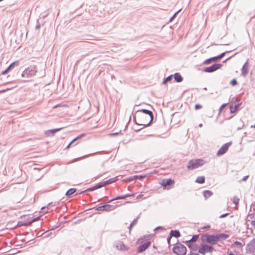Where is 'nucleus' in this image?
I'll return each instance as SVG.
<instances>
[{"label":"nucleus","instance_id":"nucleus-1","mask_svg":"<svg viewBox=\"0 0 255 255\" xmlns=\"http://www.w3.org/2000/svg\"><path fill=\"white\" fill-rule=\"evenodd\" d=\"M153 114L151 111L147 109L137 110L134 117V121L137 125L149 126L153 120Z\"/></svg>","mask_w":255,"mask_h":255},{"label":"nucleus","instance_id":"nucleus-2","mask_svg":"<svg viewBox=\"0 0 255 255\" xmlns=\"http://www.w3.org/2000/svg\"><path fill=\"white\" fill-rule=\"evenodd\" d=\"M206 241L207 243L211 245H215L217 242L222 240H225L229 237V235L224 233L216 235H206Z\"/></svg>","mask_w":255,"mask_h":255},{"label":"nucleus","instance_id":"nucleus-3","mask_svg":"<svg viewBox=\"0 0 255 255\" xmlns=\"http://www.w3.org/2000/svg\"><path fill=\"white\" fill-rule=\"evenodd\" d=\"M37 68L34 65H31L26 68L21 74V76L24 78H29L33 77L37 73Z\"/></svg>","mask_w":255,"mask_h":255},{"label":"nucleus","instance_id":"nucleus-4","mask_svg":"<svg viewBox=\"0 0 255 255\" xmlns=\"http://www.w3.org/2000/svg\"><path fill=\"white\" fill-rule=\"evenodd\" d=\"M204 164V160L201 159H191L187 166L189 170H193L199 168Z\"/></svg>","mask_w":255,"mask_h":255},{"label":"nucleus","instance_id":"nucleus-5","mask_svg":"<svg viewBox=\"0 0 255 255\" xmlns=\"http://www.w3.org/2000/svg\"><path fill=\"white\" fill-rule=\"evenodd\" d=\"M172 251L177 255H185L187 250L184 245L178 243L173 247Z\"/></svg>","mask_w":255,"mask_h":255},{"label":"nucleus","instance_id":"nucleus-6","mask_svg":"<svg viewBox=\"0 0 255 255\" xmlns=\"http://www.w3.org/2000/svg\"><path fill=\"white\" fill-rule=\"evenodd\" d=\"M232 144V142L230 141L223 144L217 151V155L220 156L225 154L228 151L229 147Z\"/></svg>","mask_w":255,"mask_h":255},{"label":"nucleus","instance_id":"nucleus-7","mask_svg":"<svg viewBox=\"0 0 255 255\" xmlns=\"http://www.w3.org/2000/svg\"><path fill=\"white\" fill-rule=\"evenodd\" d=\"M222 65L219 63H215L209 67H207L204 68L203 71L207 73L213 72L222 67Z\"/></svg>","mask_w":255,"mask_h":255},{"label":"nucleus","instance_id":"nucleus-8","mask_svg":"<svg viewBox=\"0 0 255 255\" xmlns=\"http://www.w3.org/2000/svg\"><path fill=\"white\" fill-rule=\"evenodd\" d=\"M104 186H105V184L104 181V182H99V183H97L95 186H93L92 187L89 188L85 190L84 191L80 192L79 193V194H83L84 193H85V192H87L93 191H94V190H95L96 189L101 188H102L103 187H104Z\"/></svg>","mask_w":255,"mask_h":255},{"label":"nucleus","instance_id":"nucleus-9","mask_svg":"<svg viewBox=\"0 0 255 255\" xmlns=\"http://www.w3.org/2000/svg\"><path fill=\"white\" fill-rule=\"evenodd\" d=\"M114 246L118 250L120 251H127L128 250V248L121 241L115 242Z\"/></svg>","mask_w":255,"mask_h":255},{"label":"nucleus","instance_id":"nucleus-10","mask_svg":"<svg viewBox=\"0 0 255 255\" xmlns=\"http://www.w3.org/2000/svg\"><path fill=\"white\" fill-rule=\"evenodd\" d=\"M174 183V181L173 180L168 178V179H162L160 184L163 187L164 189H169V186L172 185Z\"/></svg>","mask_w":255,"mask_h":255},{"label":"nucleus","instance_id":"nucleus-11","mask_svg":"<svg viewBox=\"0 0 255 255\" xmlns=\"http://www.w3.org/2000/svg\"><path fill=\"white\" fill-rule=\"evenodd\" d=\"M38 219H39V217H37V218H35L32 219H28L26 220V221H19L17 223L16 227H20L21 226H29V225H31L32 223L37 221Z\"/></svg>","mask_w":255,"mask_h":255},{"label":"nucleus","instance_id":"nucleus-12","mask_svg":"<svg viewBox=\"0 0 255 255\" xmlns=\"http://www.w3.org/2000/svg\"><path fill=\"white\" fill-rule=\"evenodd\" d=\"M247 253H255V238L251 240L246 247Z\"/></svg>","mask_w":255,"mask_h":255},{"label":"nucleus","instance_id":"nucleus-13","mask_svg":"<svg viewBox=\"0 0 255 255\" xmlns=\"http://www.w3.org/2000/svg\"><path fill=\"white\" fill-rule=\"evenodd\" d=\"M112 205L110 204H105L99 207H95V210L96 211H108L110 210L111 207H112Z\"/></svg>","mask_w":255,"mask_h":255},{"label":"nucleus","instance_id":"nucleus-14","mask_svg":"<svg viewBox=\"0 0 255 255\" xmlns=\"http://www.w3.org/2000/svg\"><path fill=\"white\" fill-rule=\"evenodd\" d=\"M150 244V242H147L139 246L137 249V253H140L143 252L148 248Z\"/></svg>","mask_w":255,"mask_h":255},{"label":"nucleus","instance_id":"nucleus-15","mask_svg":"<svg viewBox=\"0 0 255 255\" xmlns=\"http://www.w3.org/2000/svg\"><path fill=\"white\" fill-rule=\"evenodd\" d=\"M62 128H61L49 129V130H47L45 131V134L48 136H50L51 135H53L55 133H56L57 131H60Z\"/></svg>","mask_w":255,"mask_h":255},{"label":"nucleus","instance_id":"nucleus-16","mask_svg":"<svg viewBox=\"0 0 255 255\" xmlns=\"http://www.w3.org/2000/svg\"><path fill=\"white\" fill-rule=\"evenodd\" d=\"M248 61L243 65L242 68V69H241V75L244 76V77H245L248 72H249V70H248Z\"/></svg>","mask_w":255,"mask_h":255},{"label":"nucleus","instance_id":"nucleus-17","mask_svg":"<svg viewBox=\"0 0 255 255\" xmlns=\"http://www.w3.org/2000/svg\"><path fill=\"white\" fill-rule=\"evenodd\" d=\"M198 252L200 254L204 255L205 253H208L207 245L202 244L201 247L198 249Z\"/></svg>","mask_w":255,"mask_h":255},{"label":"nucleus","instance_id":"nucleus-18","mask_svg":"<svg viewBox=\"0 0 255 255\" xmlns=\"http://www.w3.org/2000/svg\"><path fill=\"white\" fill-rule=\"evenodd\" d=\"M173 76L175 81L177 83L181 82L183 81V78L179 73H175Z\"/></svg>","mask_w":255,"mask_h":255},{"label":"nucleus","instance_id":"nucleus-19","mask_svg":"<svg viewBox=\"0 0 255 255\" xmlns=\"http://www.w3.org/2000/svg\"><path fill=\"white\" fill-rule=\"evenodd\" d=\"M181 234L179 230H171L170 232V236L174 237L175 238H179L180 237Z\"/></svg>","mask_w":255,"mask_h":255},{"label":"nucleus","instance_id":"nucleus-20","mask_svg":"<svg viewBox=\"0 0 255 255\" xmlns=\"http://www.w3.org/2000/svg\"><path fill=\"white\" fill-rule=\"evenodd\" d=\"M19 65V61H15L12 63H11L7 67V70H8L9 72L13 69L15 66H17Z\"/></svg>","mask_w":255,"mask_h":255},{"label":"nucleus","instance_id":"nucleus-21","mask_svg":"<svg viewBox=\"0 0 255 255\" xmlns=\"http://www.w3.org/2000/svg\"><path fill=\"white\" fill-rule=\"evenodd\" d=\"M198 238H199V235H193L190 240L187 241L186 242V244L193 243L196 242L197 241V240L198 239Z\"/></svg>","mask_w":255,"mask_h":255},{"label":"nucleus","instance_id":"nucleus-22","mask_svg":"<svg viewBox=\"0 0 255 255\" xmlns=\"http://www.w3.org/2000/svg\"><path fill=\"white\" fill-rule=\"evenodd\" d=\"M77 191V189L76 188H70L69 190L67 191V192L65 193V195L67 197H69L71 195L73 194L74 193H75Z\"/></svg>","mask_w":255,"mask_h":255},{"label":"nucleus","instance_id":"nucleus-23","mask_svg":"<svg viewBox=\"0 0 255 255\" xmlns=\"http://www.w3.org/2000/svg\"><path fill=\"white\" fill-rule=\"evenodd\" d=\"M205 178L204 176H198L196 178L195 182L196 183H199V184H203L205 183Z\"/></svg>","mask_w":255,"mask_h":255},{"label":"nucleus","instance_id":"nucleus-24","mask_svg":"<svg viewBox=\"0 0 255 255\" xmlns=\"http://www.w3.org/2000/svg\"><path fill=\"white\" fill-rule=\"evenodd\" d=\"M217 60V58H216V56L210 58L209 59H206L203 62L204 64L207 65L211 63L212 61H215Z\"/></svg>","mask_w":255,"mask_h":255},{"label":"nucleus","instance_id":"nucleus-25","mask_svg":"<svg viewBox=\"0 0 255 255\" xmlns=\"http://www.w3.org/2000/svg\"><path fill=\"white\" fill-rule=\"evenodd\" d=\"M213 195V192L210 190H205L203 192V195L205 199L210 197Z\"/></svg>","mask_w":255,"mask_h":255},{"label":"nucleus","instance_id":"nucleus-26","mask_svg":"<svg viewBox=\"0 0 255 255\" xmlns=\"http://www.w3.org/2000/svg\"><path fill=\"white\" fill-rule=\"evenodd\" d=\"M132 196H133V194H127L126 195H122V196H117V197L115 198V200H120V199H125L127 197H128Z\"/></svg>","mask_w":255,"mask_h":255},{"label":"nucleus","instance_id":"nucleus-27","mask_svg":"<svg viewBox=\"0 0 255 255\" xmlns=\"http://www.w3.org/2000/svg\"><path fill=\"white\" fill-rule=\"evenodd\" d=\"M187 246L190 248L191 250L193 251H196L198 249V246L195 244H186Z\"/></svg>","mask_w":255,"mask_h":255},{"label":"nucleus","instance_id":"nucleus-28","mask_svg":"<svg viewBox=\"0 0 255 255\" xmlns=\"http://www.w3.org/2000/svg\"><path fill=\"white\" fill-rule=\"evenodd\" d=\"M240 105H241L240 104H237L234 107H233V106H231L230 107V110L231 113H233L236 110H237V109H238V108L239 107Z\"/></svg>","mask_w":255,"mask_h":255},{"label":"nucleus","instance_id":"nucleus-29","mask_svg":"<svg viewBox=\"0 0 255 255\" xmlns=\"http://www.w3.org/2000/svg\"><path fill=\"white\" fill-rule=\"evenodd\" d=\"M103 152V151H98V152L90 153V154H89L83 156L81 157H80L79 158H77V159H76V160H79L80 159H83V158L87 157H88L89 156H91V155H95V154H99V153H100Z\"/></svg>","mask_w":255,"mask_h":255},{"label":"nucleus","instance_id":"nucleus-30","mask_svg":"<svg viewBox=\"0 0 255 255\" xmlns=\"http://www.w3.org/2000/svg\"><path fill=\"white\" fill-rule=\"evenodd\" d=\"M116 181V178H111V179H110L108 180L104 181V183H105V186H106L107 185H109L110 184L114 183Z\"/></svg>","mask_w":255,"mask_h":255},{"label":"nucleus","instance_id":"nucleus-31","mask_svg":"<svg viewBox=\"0 0 255 255\" xmlns=\"http://www.w3.org/2000/svg\"><path fill=\"white\" fill-rule=\"evenodd\" d=\"M53 233L52 232H49L48 231H47L46 232H44L42 234L43 236V238H46L50 236H51Z\"/></svg>","mask_w":255,"mask_h":255},{"label":"nucleus","instance_id":"nucleus-32","mask_svg":"<svg viewBox=\"0 0 255 255\" xmlns=\"http://www.w3.org/2000/svg\"><path fill=\"white\" fill-rule=\"evenodd\" d=\"M172 78H173V75H169L167 77H166L163 81V84H166V83H167L168 82H169L172 79Z\"/></svg>","mask_w":255,"mask_h":255},{"label":"nucleus","instance_id":"nucleus-33","mask_svg":"<svg viewBox=\"0 0 255 255\" xmlns=\"http://www.w3.org/2000/svg\"><path fill=\"white\" fill-rule=\"evenodd\" d=\"M137 179V176H130L127 178H126L124 180V181L127 182V181H131L133 180Z\"/></svg>","mask_w":255,"mask_h":255},{"label":"nucleus","instance_id":"nucleus-34","mask_svg":"<svg viewBox=\"0 0 255 255\" xmlns=\"http://www.w3.org/2000/svg\"><path fill=\"white\" fill-rule=\"evenodd\" d=\"M85 136V134L84 133H83V134H80V135L78 136L77 137H75V138H74L72 141H71V142L72 143H74V142H75L76 141L78 140V139H80V138H81L82 137H84Z\"/></svg>","mask_w":255,"mask_h":255},{"label":"nucleus","instance_id":"nucleus-35","mask_svg":"<svg viewBox=\"0 0 255 255\" xmlns=\"http://www.w3.org/2000/svg\"><path fill=\"white\" fill-rule=\"evenodd\" d=\"M239 199L237 197L235 196L233 197V202L236 205H237L239 204Z\"/></svg>","mask_w":255,"mask_h":255},{"label":"nucleus","instance_id":"nucleus-36","mask_svg":"<svg viewBox=\"0 0 255 255\" xmlns=\"http://www.w3.org/2000/svg\"><path fill=\"white\" fill-rule=\"evenodd\" d=\"M138 219H139V216L137 217L135 219H134L132 221V222L130 223V226H133L134 225H135L137 223V220Z\"/></svg>","mask_w":255,"mask_h":255},{"label":"nucleus","instance_id":"nucleus-37","mask_svg":"<svg viewBox=\"0 0 255 255\" xmlns=\"http://www.w3.org/2000/svg\"><path fill=\"white\" fill-rule=\"evenodd\" d=\"M238 84L237 80L235 79H233L230 82V84L232 86H236Z\"/></svg>","mask_w":255,"mask_h":255},{"label":"nucleus","instance_id":"nucleus-38","mask_svg":"<svg viewBox=\"0 0 255 255\" xmlns=\"http://www.w3.org/2000/svg\"><path fill=\"white\" fill-rule=\"evenodd\" d=\"M207 248L208 252H209V253L212 252L214 250V248L212 246H208L207 245Z\"/></svg>","mask_w":255,"mask_h":255},{"label":"nucleus","instance_id":"nucleus-39","mask_svg":"<svg viewBox=\"0 0 255 255\" xmlns=\"http://www.w3.org/2000/svg\"><path fill=\"white\" fill-rule=\"evenodd\" d=\"M181 10V9H179V10H178L177 11H176L173 15V16L170 18V20H169V21H172L173 20V19L176 17L177 14Z\"/></svg>","mask_w":255,"mask_h":255},{"label":"nucleus","instance_id":"nucleus-40","mask_svg":"<svg viewBox=\"0 0 255 255\" xmlns=\"http://www.w3.org/2000/svg\"><path fill=\"white\" fill-rule=\"evenodd\" d=\"M226 52H223L220 55L216 56V58H217V60L221 59L222 57H223L225 54Z\"/></svg>","mask_w":255,"mask_h":255},{"label":"nucleus","instance_id":"nucleus-41","mask_svg":"<svg viewBox=\"0 0 255 255\" xmlns=\"http://www.w3.org/2000/svg\"><path fill=\"white\" fill-rule=\"evenodd\" d=\"M227 105V104H224L220 107L219 109V113H221L222 111L225 108V106Z\"/></svg>","mask_w":255,"mask_h":255},{"label":"nucleus","instance_id":"nucleus-42","mask_svg":"<svg viewBox=\"0 0 255 255\" xmlns=\"http://www.w3.org/2000/svg\"><path fill=\"white\" fill-rule=\"evenodd\" d=\"M202 108V106L200 104H196L195 106V110H199Z\"/></svg>","mask_w":255,"mask_h":255},{"label":"nucleus","instance_id":"nucleus-43","mask_svg":"<svg viewBox=\"0 0 255 255\" xmlns=\"http://www.w3.org/2000/svg\"><path fill=\"white\" fill-rule=\"evenodd\" d=\"M135 176H137V179H141L144 178L146 177V175H135Z\"/></svg>","mask_w":255,"mask_h":255},{"label":"nucleus","instance_id":"nucleus-44","mask_svg":"<svg viewBox=\"0 0 255 255\" xmlns=\"http://www.w3.org/2000/svg\"><path fill=\"white\" fill-rule=\"evenodd\" d=\"M228 215H229V213H228L223 214L220 215V218H223L227 216Z\"/></svg>","mask_w":255,"mask_h":255},{"label":"nucleus","instance_id":"nucleus-45","mask_svg":"<svg viewBox=\"0 0 255 255\" xmlns=\"http://www.w3.org/2000/svg\"><path fill=\"white\" fill-rule=\"evenodd\" d=\"M9 71L8 70H7V69H6L5 70L3 71L2 72H1V74L2 75H5Z\"/></svg>","mask_w":255,"mask_h":255},{"label":"nucleus","instance_id":"nucleus-46","mask_svg":"<svg viewBox=\"0 0 255 255\" xmlns=\"http://www.w3.org/2000/svg\"><path fill=\"white\" fill-rule=\"evenodd\" d=\"M249 175L245 176L244 178H242V181H246L248 178H249Z\"/></svg>","mask_w":255,"mask_h":255},{"label":"nucleus","instance_id":"nucleus-47","mask_svg":"<svg viewBox=\"0 0 255 255\" xmlns=\"http://www.w3.org/2000/svg\"><path fill=\"white\" fill-rule=\"evenodd\" d=\"M241 243H240V242H238V241H236L234 242V245H236V246H240L241 245Z\"/></svg>","mask_w":255,"mask_h":255},{"label":"nucleus","instance_id":"nucleus-48","mask_svg":"<svg viewBox=\"0 0 255 255\" xmlns=\"http://www.w3.org/2000/svg\"><path fill=\"white\" fill-rule=\"evenodd\" d=\"M159 229L163 230V228L161 226H158L156 228H155L154 230L156 231V230H159Z\"/></svg>","mask_w":255,"mask_h":255},{"label":"nucleus","instance_id":"nucleus-49","mask_svg":"<svg viewBox=\"0 0 255 255\" xmlns=\"http://www.w3.org/2000/svg\"><path fill=\"white\" fill-rule=\"evenodd\" d=\"M171 239V236H169L167 238V243L169 245H170V240Z\"/></svg>","mask_w":255,"mask_h":255},{"label":"nucleus","instance_id":"nucleus-50","mask_svg":"<svg viewBox=\"0 0 255 255\" xmlns=\"http://www.w3.org/2000/svg\"><path fill=\"white\" fill-rule=\"evenodd\" d=\"M119 132H114L111 134V135L112 136H115L118 135Z\"/></svg>","mask_w":255,"mask_h":255},{"label":"nucleus","instance_id":"nucleus-51","mask_svg":"<svg viewBox=\"0 0 255 255\" xmlns=\"http://www.w3.org/2000/svg\"><path fill=\"white\" fill-rule=\"evenodd\" d=\"M40 27V24H37L36 26H35V29H39Z\"/></svg>","mask_w":255,"mask_h":255},{"label":"nucleus","instance_id":"nucleus-52","mask_svg":"<svg viewBox=\"0 0 255 255\" xmlns=\"http://www.w3.org/2000/svg\"><path fill=\"white\" fill-rule=\"evenodd\" d=\"M142 196H143V195H142V194H139V195H138L137 196L136 198H137V199H139V198H141Z\"/></svg>","mask_w":255,"mask_h":255},{"label":"nucleus","instance_id":"nucleus-53","mask_svg":"<svg viewBox=\"0 0 255 255\" xmlns=\"http://www.w3.org/2000/svg\"><path fill=\"white\" fill-rule=\"evenodd\" d=\"M72 143H72V142H71H71L68 144V145L67 146V147H66V148L67 149V148H69V147L71 146V145Z\"/></svg>","mask_w":255,"mask_h":255},{"label":"nucleus","instance_id":"nucleus-54","mask_svg":"<svg viewBox=\"0 0 255 255\" xmlns=\"http://www.w3.org/2000/svg\"><path fill=\"white\" fill-rule=\"evenodd\" d=\"M115 198H113V199H111V200H109L108 201H107V202H108V203H111V202H112V201H115Z\"/></svg>","mask_w":255,"mask_h":255},{"label":"nucleus","instance_id":"nucleus-55","mask_svg":"<svg viewBox=\"0 0 255 255\" xmlns=\"http://www.w3.org/2000/svg\"><path fill=\"white\" fill-rule=\"evenodd\" d=\"M251 224L252 225H254L255 224V221H252Z\"/></svg>","mask_w":255,"mask_h":255},{"label":"nucleus","instance_id":"nucleus-56","mask_svg":"<svg viewBox=\"0 0 255 255\" xmlns=\"http://www.w3.org/2000/svg\"><path fill=\"white\" fill-rule=\"evenodd\" d=\"M132 227H133V226H130V224L129 225V227H128L129 231H130V230H131V228H132Z\"/></svg>","mask_w":255,"mask_h":255},{"label":"nucleus","instance_id":"nucleus-57","mask_svg":"<svg viewBox=\"0 0 255 255\" xmlns=\"http://www.w3.org/2000/svg\"><path fill=\"white\" fill-rule=\"evenodd\" d=\"M228 255H235L234 254L232 253V252H230L229 253Z\"/></svg>","mask_w":255,"mask_h":255},{"label":"nucleus","instance_id":"nucleus-58","mask_svg":"<svg viewBox=\"0 0 255 255\" xmlns=\"http://www.w3.org/2000/svg\"><path fill=\"white\" fill-rule=\"evenodd\" d=\"M199 127L200 128L202 127H203V124H200L199 125Z\"/></svg>","mask_w":255,"mask_h":255},{"label":"nucleus","instance_id":"nucleus-59","mask_svg":"<svg viewBox=\"0 0 255 255\" xmlns=\"http://www.w3.org/2000/svg\"><path fill=\"white\" fill-rule=\"evenodd\" d=\"M52 203H49V204H48V206L51 205H52Z\"/></svg>","mask_w":255,"mask_h":255},{"label":"nucleus","instance_id":"nucleus-60","mask_svg":"<svg viewBox=\"0 0 255 255\" xmlns=\"http://www.w3.org/2000/svg\"><path fill=\"white\" fill-rule=\"evenodd\" d=\"M193 255H199L198 253H195Z\"/></svg>","mask_w":255,"mask_h":255},{"label":"nucleus","instance_id":"nucleus-61","mask_svg":"<svg viewBox=\"0 0 255 255\" xmlns=\"http://www.w3.org/2000/svg\"><path fill=\"white\" fill-rule=\"evenodd\" d=\"M203 90H207V88H206V87L204 88H203Z\"/></svg>","mask_w":255,"mask_h":255},{"label":"nucleus","instance_id":"nucleus-62","mask_svg":"<svg viewBox=\"0 0 255 255\" xmlns=\"http://www.w3.org/2000/svg\"><path fill=\"white\" fill-rule=\"evenodd\" d=\"M192 255V253H191V252H190V254H189V255Z\"/></svg>","mask_w":255,"mask_h":255},{"label":"nucleus","instance_id":"nucleus-63","mask_svg":"<svg viewBox=\"0 0 255 255\" xmlns=\"http://www.w3.org/2000/svg\"><path fill=\"white\" fill-rule=\"evenodd\" d=\"M1 92V91H0V93Z\"/></svg>","mask_w":255,"mask_h":255}]
</instances>
